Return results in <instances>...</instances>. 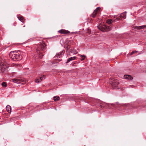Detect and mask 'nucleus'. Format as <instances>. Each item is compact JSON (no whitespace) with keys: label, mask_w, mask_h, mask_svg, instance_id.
I'll use <instances>...</instances> for the list:
<instances>
[{"label":"nucleus","mask_w":146,"mask_h":146,"mask_svg":"<svg viewBox=\"0 0 146 146\" xmlns=\"http://www.w3.org/2000/svg\"><path fill=\"white\" fill-rule=\"evenodd\" d=\"M58 32L60 33L64 34V30L62 29L58 31Z\"/></svg>","instance_id":"23"},{"label":"nucleus","mask_w":146,"mask_h":146,"mask_svg":"<svg viewBox=\"0 0 146 146\" xmlns=\"http://www.w3.org/2000/svg\"><path fill=\"white\" fill-rule=\"evenodd\" d=\"M109 83L112 88L113 89H119L118 85L119 82L117 80L110 81Z\"/></svg>","instance_id":"3"},{"label":"nucleus","mask_w":146,"mask_h":146,"mask_svg":"<svg viewBox=\"0 0 146 146\" xmlns=\"http://www.w3.org/2000/svg\"><path fill=\"white\" fill-rule=\"evenodd\" d=\"M62 52H61L60 53H58V54H57L56 55V56L57 57L58 56L59 58L60 57L61 55V53Z\"/></svg>","instance_id":"21"},{"label":"nucleus","mask_w":146,"mask_h":146,"mask_svg":"<svg viewBox=\"0 0 146 146\" xmlns=\"http://www.w3.org/2000/svg\"><path fill=\"white\" fill-rule=\"evenodd\" d=\"M98 28L102 31L104 32L106 31V26L105 25H100L98 27Z\"/></svg>","instance_id":"7"},{"label":"nucleus","mask_w":146,"mask_h":146,"mask_svg":"<svg viewBox=\"0 0 146 146\" xmlns=\"http://www.w3.org/2000/svg\"><path fill=\"white\" fill-rule=\"evenodd\" d=\"M80 56L81 57V60H84L86 57V56H85L83 55H80Z\"/></svg>","instance_id":"17"},{"label":"nucleus","mask_w":146,"mask_h":146,"mask_svg":"<svg viewBox=\"0 0 146 146\" xmlns=\"http://www.w3.org/2000/svg\"><path fill=\"white\" fill-rule=\"evenodd\" d=\"M145 27H146V25L139 26H136L135 27V28L137 29H141Z\"/></svg>","instance_id":"11"},{"label":"nucleus","mask_w":146,"mask_h":146,"mask_svg":"<svg viewBox=\"0 0 146 146\" xmlns=\"http://www.w3.org/2000/svg\"><path fill=\"white\" fill-rule=\"evenodd\" d=\"M60 98L59 96H56L53 97V99L55 101H57L59 100Z\"/></svg>","instance_id":"15"},{"label":"nucleus","mask_w":146,"mask_h":146,"mask_svg":"<svg viewBox=\"0 0 146 146\" xmlns=\"http://www.w3.org/2000/svg\"><path fill=\"white\" fill-rule=\"evenodd\" d=\"M20 52V51H18L17 52L12 51L9 53V57L14 61L21 60L22 59V57L21 55Z\"/></svg>","instance_id":"1"},{"label":"nucleus","mask_w":146,"mask_h":146,"mask_svg":"<svg viewBox=\"0 0 146 146\" xmlns=\"http://www.w3.org/2000/svg\"><path fill=\"white\" fill-rule=\"evenodd\" d=\"M84 146H85V145H84Z\"/></svg>","instance_id":"28"},{"label":"nucleus","mask_w":146,"mask_h":146,"mask_svg":"<svg viewBox=\"0 0 146 146\" xmlns=\"http://www.w3.org/2000/svg\"><path fill=\"white\" fill-rule=\"evenodd\" d=\"M60 60H55L53 62L52 64H55L59 62Z\"/></svg>","instance_id":"19"},{"label":"nucleus","mask_w":146,"mask_h":146,"mask_svg":"<svg viewBox=\"0 0 146 146\" xmlns=\"http://www.w3.org/2000/svg\"><path fill=\"white\" fill-rule=\"evenodd\" d=\"M124 78L129 80H131L133 79V78L131 76L128 75H124Z\"/></svg>","instance_id":"10"},{"label":"nucleus","mask_w":146,"mask_h":146,"mask_svg":"<svg viewBox=\"0 0 146 146\" xmlns=\"http://www.w3.org/2000/svg\"><path fill=\"white\" fill-rule=\"evenodd\" d=\"M2 86L3 87H6L7 86V84L6 82H3L2 84Z\"/></svg>","instance_id":"18"},{"label":"nucleus","mask_w":146,"mask_h":146,"mask_svg":"<svg viewBox=\"0 0 146 146\" xmlns=\"http://www.w3.org/2000/svg\"><path fill=\"white\" fill-rule=\"evenodd\" d=\"M100 8L99 7H98L95 9L93 13L91 15V16L93 18H94L96 16L97 13L99 11Z\"/></svg>","instance_id":"8"},{"label":"nucleus","mask_w":146,"mask_h":146,"mask_svg":"<svg viewBox=\"0 0 146 146\" xmlns=\"http://www.w3.org/2000/svg\"><path fill=\"white\" fill-rule=\"evenodd\" d=\"M18 18L19 20L22 22H23L25 20L24 17L23 16L19 15L18 16Z\"/></svg>","instance_id":"13"},{"label":"nucleus","mask_w":146,"mask_h":146,"mask_svg":"<svg viewBox=\"0 0 146 146\" xmlns=\"http://www.w3.org/2000/svg\"><path fill=\"white\" fill-rule=\"evenodd\" d=\"M76 56H74L73 57H70L67 60L66 62V63L67 64L70 61L74 60L76 59Z\"/></svg>","instance_id":"12"},{"label":"nucleus","mask_w":146,"mask_h":146,"mask_svg":"<svg viewBox=\"0 0 146 146\" xmlns=\"http://www.w3.org/2000/svg\"><path fill=\"white\" fill-rule=\"evenodd\" d=\"M70 32L68 31L64 30V34H69Z\"/></svg>","instance_id":"24"},{"label":"nucleus","mask_w":146,"mask_h":146,"mask_svg":"<svg viewBox=\"0 0 146 146\" xmlns=\"http://www.w3.org/2000/svg\"><path fill=\"white\" fill-rule=\"evenodd\" d=\"M60 42L62 45H64V42L63 39H62L61 40Z\"/></svg>","instance_id":"22"},{"label":"nucleus","mask_w":146,"mask_h":146,"mask_svg":"<svg viewBox=\"0 0 146 146\" xmlns=\"http://www.w3.org/2000/svg\"><path fill=\"white\" fill-rule=\"evenodd\" d=\"M7 111L9 113H11V108L9 105H7L6 108Z\"/></svg>","instance_id":"14"},{"label":"nucleus","mask_w":146,"mask_h":146,"mask_svg":"<svg viewBox=\"0 0 146 146\" xmlns=\"http://www.w3.org/2000/svg\"><path fill=\"white\" fill-rule=\"evenodd\" d=\"M42 43L40 44L36 49L37 53L40 55H41V56H40V58H42V56H43V53L44 52V51L46 49V44L42 41Z\"/></svg>","instance_id":"2"},{"label":"nucleus","mask_w":146,"mask_h":146,"mask_svg":"<svg viewBox=\"0 0 146 146\" xmlns=\"http://www.w3.org/2000/svg\"><path fill=\"white\" fill-rule=\"evenodd\" d=\"M111 28L109 26H106V31H108L111 30Z\"/></svg>","instance_id":"20"},{"label":"nucleus","mask_w":146,"mask_h":146,"mask_svg":"<svg viewBox=\"0 0 146 146\" xmlns=\"http://www.w3.org/2000/svg\"><path fill=\"white\" fill-rule=\"evenodd\" d=\"M45 77V76L43 75L42 76H41L40 77L39 80L38 78H36L35 80V82H41L43 79V77Z\"/></svg>","instance_id":"9"},{"label":"nucleus","mask_w":146,"mask_h":146,"mask_svg":"<svg viewBox=\"0 0 146 146\" xmlns=\"http://www.w3.org/2000/svg\"><path fill=\"white\" fill-rule=\"evenodd\" d=\"M67 49H68V47H67Z\"/></svg>","instance_id":"26"},{"label":"nucleus","mask_w":146,"mask_h":146,"mask_svg":"<svg viewBox=\"0 0 146 146\" xmlns=\"http://www.w3.org/2000/svg\"><path fill=\"white\" fill-rule=\"evenodd\" d=\"M112 20L111 19H108L106 21V23L109 24H111L112 23Z\"/></svg>","instance_id":"16"},{"label":"nucleus","mask_w":146,"mask_h":146,"mask_svg":"<svg viewBox=\"0 0 146 146\" xmlns=\"http://www.w3.org/2000/svg\"><path fill=\"white\" fill-rule=\"evenodd\" d=\"M11 81L15 83L23 84L26 82V80L24 79L15 78L12 79Z\"/></svg>","instance_id":"4"},{"label":"nucleus","mask_w":146,"mask_h":146,"mask_svg":"<svg viewBox=\"0 0 146 146\" xmlns=\"http://www.w3.org/2000/svg\"><path fill=\"white\" fill-rule=\"evenodd\" d=\"M24 27H25V25H24Z\"/></svg>","instance_id":"27"},{"label":"nucleus","mask_w":146,"mask_h":146,"mask_svg":"<svg viewBox=\"0 0 146 146\" xmlns=\"http://www.w3.org/2000/svg\"><path fill=\"white\" fill-rule=\"evenodd\" d=\"M137 52V51H132V52L130 54V55H132L134 54V53Z\"/></svg>","instance_id":"25"},{"label":"nucleus","mask_w":146,"mask_h":146,"mask_svg":"<svg viewBox=\"0 0 146 146\" xmlns=\"http://www.w3.org/2000/svg\"><path fill=\"white\" fill-rule=\"evenodd\" d=\"M8 66L7 64L3 62H0V70L2 72H6Z\"/></svg>","instance_id":"5"},{"label":"nucleus","mask_w":146,"mask_h":146,"mask_svg":"<svg viewBox=\"0 0 146 146\" xmlns=\"http://www.w3.org/2000/svg\"><path fill=\"white\" fill-rule=\"evenodd\" d=\"M114 18L117 19H125L126 18V13H123L119 15L115 16Z\"/></svg>","instance_id":"6"}]
</instances>
